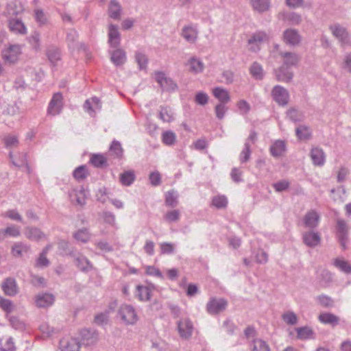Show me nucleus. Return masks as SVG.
Returning a JSON list of instances; mask_svg holds the SVG:
<instances>
[{
    "instance_id": "0e129e2a",
    "label": "nucleus",
    "mask_w": 351,
    "mask_h": 351,
    "mask_svg": "<svg viewBox=\"0 0 351 351\" xmlns=\"http://www.w3.org/2000/svg\"><path fill=\"white\" fill-rule=\"evenodd\" d=\"M3 142L6 148L10 149L15 147L19 144L18 136L14 135H8L4 137Z\"/></svg>"
},
{
    "instance_id": "a19ab883",
    "label": "nucleus",
    "mask_w": 351,
    "mask_h": 351,
    "mask_svg": "<svg viewBox=\"0 0 351 351\" xmlns=\"http://www.w3.org/2000/svg\"><path fill=\"white\" fill-rule=\"evenodd\" d=\"M250 348L252 351H270L269 345L261 339H254L250 344Z\"/></svg>"
},
{
    "instance_id": "de8ad7c7",
    "label": "nucleus",
    "mask_w": 351,
    "mask_h": 351,
    "mask_svg": "<svg viewBox=\"0 0 351 351\" xmlns=\"http://www.w3.org/2000/svg\"><path fill=\"white\" fill-rule=\"evenodd\" d=\"M74 238L80 242L87 243L90 239V234L87 228H82L73 234Z\"/></svg>"
},
{
    "instance_id": "a18cd8bd",
    "label": "nucleus",
    "mask_w": 351,
    "mask_h": 351,
    "mask_svg": "<svg viewBox=\"0 0 351 351\" xmlns=\"http://www.w3.org/2000/svg\"><path fill=\"white\" fill-rule=\"evenodd\" d=\"M135 180V175L132 171H126L120 175V182L124 186H130Z\"/></svg>"
},
{
    "instance_id": "49530a36",
    "label": "nucleus",
    "mask_w": 351,
    "mask_h": 351,
    "mask_svg": "<svg viewBox=\"0 0 351 351\" xmlns=\"http://www.w3.org/2000/svg\"><path fill=\"white\" fill-rule=\"evenodd\" d=\"M30 250L29 245H25L23 243H15L12 248V254L15 256H21L23 253H27Z\"/></svg>"
},
{
    "instance_id": "b1692460",
    "label": "nucleus",
    "mask_w": 351,
    "mask_h": 351,
    "mask_svg": "<svg viewBox=\"0 0 351 351\" xmlns=\"http://www.w3.org/2000/svg\"><path fill=\"white\" fill-rule=\"evenodd\" d=\"M311 158L315 166L322 167L326 161V155L322 149L313 147L311 151Z\"/></svg>"
},
{
    "instance_id": "052dcab7",
    "label": "nucleus",
    "mask_w": 351,
    "mask_h": 351,
    "mask_svg": "<svg viewBox=\"0 0 351 351\" xmlns=\"http://www.w3.org/2000/svg\"><path fill=\"white\" fill-rule=\"evenodd\" d=\"M282 318L289 325H295L298 322V317L293 311H287L282 314Z\"/></svg>"
},
{
    "instance_id": "c03bdc74",
    "label": "nucleus",
    "mask_w": 351,
    "mask_h": 351,
    "mask_svg": "<svg viewBox=\"0 0 351 351\" xmlns=\"http://www.w3.org/2000/svg\"><path fill=\"white\" fill-rule=\"evenodd\" d=\"M297 336L300 339H311L314 338L313 330L308 327H301L296 328Z\"/></svg>"
},
{
    "instance_id": "4d7b16f0",
    "label": "nucleus",
    "mask_w": 351,
    "mask_h": 351,
    "mask_svg": "<svg viewBox=\"0 0 351 351\" xmlns=\"http://www.w3.org/2000/svg\"><path fill=\"white\" fill-rule=\"evenodd\" d=\"M250 147L251 145L250 144V143H245L244 147L239 156V160L241 163H245L249 160L251 155Z\"/></svg>"
},
{
    "instance_id": "f704fd0d",
    "label": "nucleus",
    "mask_w": 351,
    "mask_h": 351,
    "mask_svg": "<svg viewBox=\"0 0 351 351\" xmlns=\"http://www.w3.org/2000/svg\"><path fill=\"white\" fill-rule=\"evenodd\" d=\"M25 237L32 241H38L44 237V233L38 228L27 227L25 230Z\"/></svg>"
},
{
    "instance_id": "79ce46f5",
    "label": "nucleus",
    "mask_w": 351,
    "mask_h": 351,
    "mask_svg": "<svg viewBox=\"0 0 351 351\" xmlns=\"http://www.w3.org/2000/svg\"><path fill=\"white\" fill-rule=\"evenodd\" d=\"M34 12L35 21H36L39 27H43L48 25V17L43 10L35 9Z\"/></svg>"
},
{
    "instance_id": "5fc2aeb1",
    "label": "nucleus",
    "mask_w": 351,
    "mask_h": 351,
    "mask_svg": "<svg viewBox=\"0 0 351 351\" xmlns=\"http://www.w3.org/2000/svg\"><path fill=\"white\" fill-rule=\"evenodd\" d=\"M47 56L49 61L54 65L60 59V50L55 47L47 49Z\"/></svg>"
},
{
    "instance_id": "58836bf2",
    "label": "nucleus",
    "mask_w": 351,
    "mask_h": 351,
    "mask_svg": "<svg viewBox=\"0 0 351 351\" xmlns=\"http://www.w3.org/2000/svg\"><path fill=\"white\" fill-rule=\"evenodd\" d=\"M158 117L163 122L170 123L174 119V113L169 107H162L159 112Z\"/></svg>"
},
{
    "instance_id": "a211bd4d",
    "label": "nucleus",
    "mask_w": 351,
    "mask_h": 351,
    "mask_svg": "<svg viewBox=\"0 0 351 351\" xmlns=\"http://www.w3.org/2000/svg\"><path fill=\"white\" fill-rule=\"evenodd\" d=\"M80 341L76 338L63 339L60 341L61 351H80Z\"/></svg>"
},
{
    "instance_id": "338daca9",
    "label": "nucleus",
    "mask_w": 351,
    "mask_h": 351,
    "mask_svg": "<svg viewBox=\"0 0 351 351\" xmlns=\"http://www.w3.org/2000/svg\"><path fill=\"white\" fill-rule=\"evenodd\" d=\"M5 230V236L11 237H18L21 235L20 228L15 225H10L8 226Z\"/></svg>"
},
{
    "instance_id": "ddd939ff",
    "label": "nucleus",
    "mask_w": 351,
    "mask_h": 351,
    "mask_svg": "<svg viewBox=\"0 0 351 351\" xmlns=\"http://www.w3.org/2000/svg\"><path fill=\"white\" fill-rule=\"evenodd\" d=\"M81 346H90L97 343L98 333L95 330L82 329L80 331Z\"/></svg>"
},
{
    "instance_id": "37998d69",
    "label": "nucleus",
    "mask_w": 351,
    "mask_h": 351,
    "mask_svg": "<svg viewBox=\"0 0 351 351\" xmlns=\"http://www.w3.org/2000/svg\"><path fill=\"white\" fill-rule=\"evenodd\" d=\"M165 204L170 207H176L178 204V193L174 190L168 191L165 195Z\"/></svg>"
},
{
    "instance_id": "774afa93",
    "label": "nucleus",
    "mask_w": 351,
    "mask_h": 351,
    "mask_svg": "<svg viewBox=\"0 0 351 351\" xmlns=\"http://www.w3.org/2000/svg\"><path fill=\"white\" fill-rule=\"evenodd\" d=\"M195 102L200 106H204L208 102V95L202 91L196 93L195 98Z\"/></svg>"
},
{
    "instance_id": "0eeeda50",
    "label": "nucleus",
    "mask_w": 351,
    "mask_h": 351,
    "mask_svg": "<svg viewBox=\"0 0 351 351\" xmlns=\"http://www.w3.org/2000/svg\"><path fill=\"white\" fill-rule=\"evenodd\" d=\"M228 306V302L223 298H211L206 304L207 312L210 315H217L223 311Z\"/></svg>"
},
{
    "instance_id": "9d476101",
    "label": "nucleus",
    "mask_w": 351,
    "mask_h": 351,
    "mask_svg": "<svg viewBox=\"0 0 351 351\" xmlns=\"http://www.w3.org/2000/svg\"><path fill=\"white\" fill-rule=\"evenodd\" d=\"M282 40L287 45L295 47L300 43L302 36L297 29L289 28L283 32Z\"/></svg>"
},
{
    "instance_id": "4c0bfd02",
    "label": "nucleus",
    "mask_w": 351,
    "mask_h": 351,
    "mask_svg": "<svg viewBox=\"0 0 351 351\" xmlns=\"http://www.w3.org/2000/svg\"><path fill=\"white\" fill-rule=\"evenodd\" d=\"M162 142L167 146L173 145L177 139V136L175 132L171 130L164 131L161 135Z\"/></svg>"
},
{
    "instance_id": "5701e85b",
    "label": "nucleus",
    "mask_w": 351,
    "mask_h": 351,
    "mask_svg": "<svg viewBox=\"0 0 351 351\" xmlns=\"http://www.w3.org/2000/svg\"><path fill=\"white\" fill-rule=\"evenodd\" d=\"M54 302V296L52 294L45 293L38 294L35 297V303L38 308H45L51 306Z\"/></svg>"
},
{
    "instance_id": "f3484780",
    "label": "nucleus",
    "mask_w": 351,
    "mask_h": 351,
    "mask_svg": "<svg viewBox=\"0 0 351 351\" xmlns=\"http://www.w3.org/2000/svg\"><path fill=\"white\" fill-rule=\"evenodd\" d=\"M1 288L5 295L14 296L19 292L16 281L13 278H6L1 285Z\"/></svg>"
},
{
    "instance_id": "c756f323",
    "label": "nucleus",
    "mask_w": 351,
    "mask_h": 351,
    "mask_svg": "<svg viewBox=\"0 0 351 351\" xmlns=\"http://www.w3.org/2000/svg\"><path fill=\"white\" fill-rule=\"evenodd\" d=\"M280 56L284 59L282 64L289 67L297 65L300 60V56L295 53L281 52Z\"/></svg>"
},
{
    "instance_id": "e433bc0d",
    "label": "nucleus",
    "mask_w": 351,
    "mask_h": 351,
    "mask_svg": "<svg viewBox=\"0 0 351 351\" xmlns=\"http://www.w3.org/2000/svg\"><path fill=\"white\" fill-rule=\"evenodd\" d=\"M319 320L324 324L335 326L339 324V318L332 313H324L319 315Z\"/></svg>"
},
{
    "instance_id": "9b49d317",
    "label": "nucleus",
    "mask_w": 351,
    "mask_h": 351,
    "mask_svg": "<svg viewBox=\"0 0 351 351\" xmlns=\"http://www.w3.org/2000/svg\"><path fill=\"white\" fill-rule=\"evenodd\" d=\"M88 195V191L83 187L75 188L69 192L71 200L79 206H84L86 204Z\"/></svg>"
},
{
    "instance_id": "dca6fc26",
    "label": "nucleus",
    "mask_w": 351,
    "mask_h": 351,
    "mask_svg": "<svg viewBox=\"0 0 351 351\" xmlns=\"http://www.w3.org/2000/svg\"><path fill=\"white\" fill-rule=\"evenodd\" d=\"M319 220L320 215L315 210L308 211L303 219L305 227L311 229L317 228L319 225Z\"/></svg>"
},
{
    "instance_id": "1a4fd4ad",
    "label": "nucleus",
    "mask_w": 351,
    "mask_h": 351,
    "mask_svg": "<svg viewBox=\"0 0 351 351\" xmlns=\"http://www.w3.org/2000/svg\"><path fill=\"white\" fill-rule=\"evenodd\" d=\"M62 99L63 97L60 93H56L53 95L48 106V114L55 116L60 113L63 106Z\"/></svg>"
},
{
    "instance_id": "f8f14e48",
    "label": "nucleus",
    "mask_w": 351,
    "mask_h": 351,
    "mask_svg": "<svg viewBox=\"0 0 351 351\" xmlns=\"http://www.w3.org/2000/svg\"><path fill=\"white\" fill-rule=\"evenodd\" d=\"M337 232L339 241L343 249L346 248L348 241V227L343 219H338L337 221Z\"/></svg>"
},
{
    "instance_id": "423d86ee",
    "label": "nucleus",
    "mask_w": 351,
    "mask_h": 351,
    "mask_svg": "<svg viewBox=\"0 0 351 351\" xmlns=\"http://www.w3.org/2000/svg\"><path fill=\"white\" fill-rule=\"evenodd\" d=\"M21 53L20 45H10L8 47L2 51V58L5 62L10 64L15 63Z\"/></svg>"
},
{
    "instance_id": "f03ea898",
    "label": "nucleus",
    "mask_w": 351,
    "mask_h": 351,
    "mask_svg": "<svg viewBox=\"0 0 351 351\" xmlns=\"http://www.w3.org/2000/svg\"><path fill=\"white\" fill-rule=\"evenodd\" d=\"M155 80L158 84L162 92L171 93L178 89L177 84L165 73H155Z\"/></svg>"
},
{
    "instance_id": "8fccbe9b",
    "label": "nucleus",
    "mask_w": 351,
    "mask_h": 351,
    "mask_svg": "<svg viewBox=\"0 0 351 351\" xmlns=\"http://www.w3.org/2000/svg\"><path fill=\"white\" fill-rule=\"evenodd\" d=\"M334 265L340 271L348 274H351V264L348 261L341 258H337L334 261Z\"/></svg>"
},
{
    "instance_id": "2eb2a0df",
    "label": "nucleus",
    "mask_w": 351,
    "mask_h": 351,
    "mask_svg": "<svg viewBox=\"0 0 351 351\" xmlns=\"http://www.w3.org/2000/svg\"><path fill=\"white\" fill-rule=\"evenodd\" d=\"M274 73L276 80L282 82H289L293 77V73L292 72L291 67L284 64L278 69H275Z\"/></svg>"
},
{
    "instance_id": "393cba45",
    "label": "nucleus",
    "mask_w": 351,
    "mask_h": 351,
    "mask_svg": "<svg viewBox=\"0 0 351 351\" xmlns=\"http://www.w3.org/2000/svg\"><path fill=\"white\" fill-rule=\"evenodd\" d=\"M78 34L73 29H69L66 34V41L70 48L73 49L82 48L85 50V45L83 43L79 44L77 42Z\"/></svg>"
},
{
    "instance_id": "7c9ffc66",
    "label": "nucleus",
    "mask_w": 351,
    "mask_h": 351,
    "mask_svg": "<svg viewBox=\"0 0 351 351\" xmlns=\"http://www.w3.org/2000/svg\"><path fill=\"white\" fill-rule=\"evenodd\" d=\"M250 4L254 10L263 13L270 8V0H250Z\"/></svg>"
},
{
    "instance_id": "aec40b11",
    "label": "nucleus",
    "mask_w": 351,
    "mask_h": 351,
    "mask_svg": "<svg viewBox=\"0 0 351 351\" xmlns=\"http://www.w3.org/2000/svg\"><path fill=\"white\" fill-rule=\"evenodd\" d=\"M84 108L90 116H94L95 113L101 108V104L96 97H93L85 101Z\"/></svg>"
},
{
    "instance_id": "6e6d98bb",
    "label": "nucleus",
    "mask_w": 351,
    "mask_h": 351,
    "mask_svg": "<svg viewBox=\"0 0 351 351\" xmlns=\"http://www.w3.org/2000/svg\"><path fill=\"white\" fill-rule=\"evenodd\" d=\"M91 164L95 167L106 166V158L101 154H93L90 158Z\"/></svg>"
},
{
    "instance_id": "864d4df0",
    "label": "nucleus",
    "mask_w": 351,
    "mask_h": 351,
    "mask_svg": "<svg viewBox=\"0 0 351 351\" xmlns=\"http://www.w3.org/2000/svg\"><path fill=\"white\" fill-rule=\"evenodd\" d=\"M110 153L115 158H121L123 156V150L121 143L117 141H113L110 147Z\"/></svg>"
},
{
    "instance_id": "2f4dec72",
    "label": "nucleus",
    "mask_w": 351,
    "mask_h": 351,
    "mask_svg": "<svg viewBox=\"0 0 351 351\" xmlns=\"http://www.w3.org/2000/svg\"><path fill=\"white\" fill-rule=\"evenodd\" d=\"M121 7L119 3L116 0H111L108 8L109 16L113 19H120Z\"/></svg>"
},
{
    "instance_id": "a878e982",
    "label": "nucleus",
    "mask_w": 351,
    "mask_h": 351,
    "mask_svg": "<svg viewBox=\"0 0 351 351\" xmlns=\"http://www.w3.org/2000/svg\"><path fill=\"white\" fill-rule=\"evenodd\" d=\"M110 53V60L117 66H119L125 64L126 62V54L122 49H117Z\"/></svg>"
},
{
    "instance_id": "20e7f679",
    "label": "nucleus",
    "mask_w": 351,
    "mask_h": 351,
    "mask_svg": "<svg viewBox=\"0 0 351 351\" xmlns=\"http://www.w3.org/2000/svg\"><path fill=\"white\" fill-rule=\"evenodd\" d=\"M118 315L125 324H134L137 321V315L133 306L129 304L121 305Z\"/></svg>"
},
{
    "instance_id": "6ab92c4d",
    "label": "nucleus",
    "mask_w": 351,
    "mask_h": 351,
    "mask_svg": "<svg viewBox=\"0 0 351 351\" xmlns=\"http://www.w3.org/2000/svg\"><path fill=\"white\" fill-rule=\"evenodd\" d=\"M108 43L111 47L117 48L119 47L121 42V35L118 27L110 24L108 27Z\"/></svg>"
},
{
    "instance_id": "39448f33",
    "label": "nucleus",
    "mask_w": 351,
    "mask_h": 351,
    "mask_svg": "<svg viewBox=\"0 0 351 351\" xmlns=\"http://www.w3.org/2000/svg\"><path fill=\"white\" fill-rule=\"evenodd\" d=\"M273 99L281 106H287L289 101L288 90L280 85L275 86L271 90Z\"/></svg>"
},
{
    "instance_id": "c85d7f7f",
    "label": "nucleus",
    "mask_w": 351,
    "mask_h": 351,
    "mask_svg": "<svg viewBox=\"0 0 351 351\" xmlns=\"http://www.w3.org/2000/svg\"><path fill=\"white\" fill-rule=\"evenodd\" d=\"M286 152V144L284 141L277 140L271 145L270 152L274 157H280Z\"/></svg>"
},
{
    "instance_id": "bf43d9fd",
    "label": "nucleus",
    "mask_w": 351,
    "mask_h": 351,
    "mask_svg": "<svg viewBox=\"0 0 351 351\" xmlns=\"http://www.w3.org/2000/svg\"><path fill=\"white\" fill-rule=\"evenodd\" d=\"M341 69L349 73H351V53H346L341 63Z\"/></svg>"
},
{
    "instance_id": "cd10ccee",
    "label": "nucleus",
    "mask_w": 351,
    "mask_h": 351,
    "mask_svg": "<svg viewBox=\"0 0 351 351\" xmlns=\"http://www.w3.org/2000/svg\"><path fill=\"white\" fill-rule=\"evenodd\" d=\"M213 96L219 101V104H227L230 101L229 92L222 87H215L213 89Z\"/></svg>"
},
{
    "instance_id": "ea45409f",
    "label": "nucleus",
    "mask_w": 351,
    "mask_h": 351,
    "mask_svg": "<svg viewBox=\"0 0 351 351\" xmlns=\"http://www.w3.org/2000/svg\"><path fill=\"white\" fill-rule=\"evenodd\" d=\"M228 198L224 195H217L213 197L211 205L217 209L225 208L228 206Z\"/></svg>"
},
{
    "instance_id": "c9c22d12",
    "label": "nucleus",
    "mask_w": 351,
    "mask_h": 351,
    "mask_svg": "<svg viewBox=\"0 0 351 351\" xmlns=\"http://www.w3.org/2000/svg\"><path fill=\"white\" fill-rule=\"evenodd\" d=\"M250 75L256 80H261L263 79L265 73L263 66L258 62H254L252 64L250 69Z\"/></svg>"
},
{
    "instance_id": "6e6552de",
    "label": "nucleus",
    "mask_w": 351,
    "mask_h": 351,
    "mask_svg": "<svg viewBox=\"0 0 351 351\" xmlns=\"http://www.w3.org/2000/svg\"><path fill=\"white\" fill-rule=\"evenodd\" d=\"M177 328L180 337L183 339L191 338L193 331V325L188 318H183L177 322Z\"/></svg>"
},
{
    "instance_id": "e2e57ef3",
    "label": "nucleus",
    "mask_w": 351,
    "mask_h": 351,
    "mask_svg": "<svg viewBox=\"0 0 351 351\" xmlns=\"http://www.w3.org/2000/svg\"><path fill=\"white\" fill-rule=\"evenodd\" d=\"M3 217L9 218L12 221H16L19 222L23 221L22 216L19 214V213L15 209L8 210L3 214Z\"/></svg>"
},
{
    "instance_id": "f257e3e1",
    "label": "nucleus",
    "mask_w": 351,
    "mask_h": 351,
    "mask_svg": "<svg viewBox=\"0 0 351 351\" xmlns=\"http://www.w3.org/2000/svg\"><path fill=\"white\" fill-rule=\"evenodd\" d=\"M272 37L271 31L258 30L253 33L248 39L250 50L257 52L260 50V46L268 42Z\"/></svg>"
},
{
    "instance_id": "473e14b6",
    "label": "nucleus",
    "mask_w": 351,
    "mask_h": 351,
    "mask_svg": "<svg viewBox=\"0 0 351 351\" xmlns=\"http://www.w3.org/2000/svg\"><path fill=\"white\" fill-rule=\"evenodd\" d=\"M151 289L147 286L138 285L136 289L135 296L141 301H147L150 299Z\"/></svg>"
},
{
    "instance_id": "7ed1b4c3",
    "label": "nucleus",
    "mask_w": 351,
    "mask_h": 351,
    "mask_svg": "<svg viewBox=\"0 0 351 351\" xmlns=\"http://www.w3.org/2000/svg\"><path fill=\"white\" fill-rule=\"evenodd\" d=\"M330 30L335 38H336L341 47L350 44V36L346 27L336 23L330 26Z\"/></svg>"
},
{
    "instance_id": "603ef678",
    "label": "nucleus",
    "mask_w": 351,
    "mask_h": 351,
    "mask_svg": "<svg viewBox=\"0 0 351 351\" xmlns=\"http://www.w3.org/2000/svg\"><path fill=\"white\" fill-rule=\"evenodd\" d=\"M88 175V171L85 165L77 167L73 172V177L78 181L84 180Z\"/></svg>"
},
{
    "instance_id": "69168bd1",
    "label": "nucleus",
    "mask_w": 351,
    "mask_h": 351,
    "mask_svg": "<svg viewBox=\"0 0 351 351\" xmlns=\"http://www.w3.org/2000/svg\"><path fill=\"white\" fill-rule=\"evenodd\" d=\"M180 211L178 210H172L168 211L164 216L165 219L169 222H176L178 221L180 219Z\"/></svg>"
},
{
    "instance_id": "4468645a",
    "label": "nucleus",
    "mask_w": 351,
    "mask_h": 351,
    "mask_svg": "<svg viewBox=\"0 0 351 351\" xmlns=\"http://www.w3.org/2000/svg\"><path fill=\"white\" fill-rule=\"evenodd\" d=\"M70 255L74 258L76 266L82 272H88L93 269V265L90 261L80 253L71 254Z\"/></svg>"
},
{
    "instance_id": "4be33fe9",
    "label": "nucleus",
    "mask_w": 351,
    "mask_h": 351,
    "mask_svg": "<svg viewBox=\"0 0 351 351\" xmlns=\"http://www.w3.org/2000/svg\"><path fill=\"white\" fill-rule=\"evenodd\" d=\"M304 243L308 247H314L317 246L321 241L320 234L314 231H308L303 234Z\"/></svg>"
},
{
    "instance_id": "3c124183",
    "label": "nucleus",
    "mask_w": 351,
    "mask_h": 351,
    "mask_svg": "<svg viewBox=\"0 0 351 351\" xmlns=\"http://www.w3.org/2000/svg\"><path fill=\"white\" fill-rule=\"evenodd\" d=\"M28 40L29 44L36 51H39L40 49V34L38 32H33L28 38Z\"/></svg>"
},
{
    "instance_id": "13d9d810",
    "label": "nucleus",
    "mask_w": 351,
    "mask_h": 351,
    "mask_svg": "<svg viewBox=\"0 0 351 351\" xmlns=\"http://www.w3.org/2000/svg\"><path fill=\"white\" fill-rule=\"evenodd\" d=\"M295 133L300 140L308 139L311 136L310 129L305 125H300L295 130Z\"/></svg>"
},
{
    "instance_id": "680f3d73",
    "label": "nucleus",
    "mask_w": 351,
    "mask_h": 351,
    "mask_svg": "<svg viewBox=\"0 0 351 351\" xmlns=\"http://www.w3.org/2000/svg\"><path fill=\"white\" fill-rule=\"evenodd\" d=\"M316 300L321 306L326 308L331 307L334 304L333 300L326 295H320L317 296L316 298Z\"/></svg>"
},
{
    "instance_id": "bb28decb",
    "label": "nucleus",
    "mask_w": 351,
    "mask_h": 351,
    "mask_svg": "<svg viewBox=\"0 0 351 351\" xmlns=\"http://www.w3.org/2000/svg\"><path fill=\"white\" fill-rule=\"evenodd\" d=\"M8 26L11 32L14 34H25L27 28L21 20L19 19H11L9 20Z\"/></svg>"
},
{
    "instance_id": "412c9836",
    "label": "nucleus",
    "mask_w": 351,
    "mask_h": 351,
    "mask_svg": "<svg viewBox=\"0 0 351 351\" xmlns=\"http://www.w3.org/2000/svg\"><path fill=\"white\" fill-rule=\"evenodd\" d=\"M182 36L187 42L194 43L198 36L197 26L192 24L184 26L182 30Z\"/></svg>"
},
{
    "instance_id": "09e8293b",
    "label": "nucleus",
    "mask_w": 351,
    "mask_h": 351,
    "mask_svg": "<svg viewBox=\"0 0 351 351\" xmlns=\"http://www.w3.org/2000/svg\"><path fill=\"white\" fill-rule=\"evenodd\" d=\"M317 279L322 286H326L332 280V275L328 270L322 269L318 273Z\"/></svg>"
},
{
    "instance_id": "72a5a7b5",
    "label": "nucleus",
    "mask_w": 351,
    "mask_h": 351,
    "mask_svg": "<svg viewBox=\"0 0 351 351\" xmlns=\"http://www.w3.org/2000/svg\"><path fill=\"white\" fill-rule=\"evenodd\" d=\"M189 71L195 74L202 73L204 69V63L198 58L193 57L188 61Z\"/></svg>"
}]
</instances>
